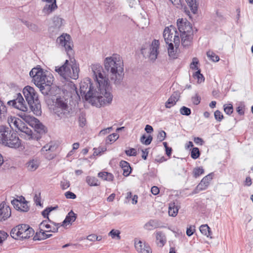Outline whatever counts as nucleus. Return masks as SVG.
Masks as SVG:
<instances>
[{"mask_svg": "<svg viewBox=\"0 0 253 253\" xmlns=\"http://www.w3.org/2000/svg\"><path fill=\"white\" fill-rule=\"evenodd\" d=\"M135 247L139 253H152L150 246L145 242L135 241Z\"/></svg>", "mask_w": 253, "mask_h": 253, "instance_id": "6ab92c4d", "label": "nucleus"}, {"mask_svg": "<svg viewBox=\"0 0 253 253\" xmlns=\"http://www.w3.org/2000/svg\"><path fill=\"white\" fill-rule=\"evenodd\" d=\"M61 226L60 223H56L48 220L42 222L39 225V230H46L47 232H57L59 227Z\"/></svg>", "mask_w": 253, "mask_h": 253, "instance_id": "2eb2a0df", "label": "nucleus"}, {"mask_svg": "<svg viewBox=\"0 0 253 253\" xmlns=\"http://www.w3.org/2000/svg\"><path fill=\"white\" fill-rule=\"evenodd\" d=\"M180 97L178 92H174L165 103V107L167 108H170L173 106L178 101Z\"/></svg>", "mask_w": 253, "mask_h": 253, "instance_id": "393cba45", "label": "nucleus"}, {"mask_svg": "<svg viewBox=\"0 0 253 253\" xmlns=\"http://www.w3.org/2000/svg\"><path fill=\"white\" fill-rule=\"evenodd\" d=\"M151 191L153 195H156L159 194L160 190L158 187L154 186L151 188Z\"/></svg>", "mask_w": 253, "mask_h": 253, "instance_id": "338daca9", "label": "nucleus"}, {"mask_svg": "<svg viewBox=\"0 0 253 253\" xmlns=\"http://www.w3.org/2000/svg\"><path fill=\"white\" fill-rule=\"evenodd\" d=\"M85 181L90 186H97L99 185L98 179L93 176H86Z\"/></svg>", "mask_w": 253, "mask_h": 253, "instance_id": "4c0bfd02", "label": "nucleus"}, {"mask_svg": "<svg viewBox=\"0 0 253 253\" xmlns=\"http://www.w3.org/2000/svg\"><path fill=\"white\" fill-rule=\"evenodd\" d=\"M178 209L174 205V203H170L169 208V214L170 216H175L178 212Z\"/></svg>", "mask_w": 253, "mask_h": 253, "instance_id": "58836bf2", "label": "nucleus"}, {"mask_svg": "<svg viewBox=\"0 0 253 253\" xmlns=\"http://www.w3.org/2000/svg\"><path fill=\"white\" fill-rule=\"evenodd\" d=\"M76 219V214L72 211H70L66 216L65 219L61 224V226H64L65 224H70L75 221Z\"/></svg>", "mask_w": 253, "mask_h": 253, "instance_id": "c756f323", "label": "nucleus"}, {"mask_svg": "<svg viewBox=\"0 0 253 253\" xmlns=\"http://www.w3.org/2000/svg\"><path fill=\"white\" fill-rule=\"evenodd\" d=\"M159 227L158 220L151 219L146 222L144 225V228L146 230H152Z\"/></svg>", "mask_w": 253, "mask_h": 253, "instance_id": "cd10ccee", "label": "nucleus"}, {"mask_svg": "<svg viewBox=\"0 0 253 253\" xmlns=\"http://www.w3.org/2000/svg\"><path fill=\"white\" fill-rule=\"evenodd\" d=\"M34 84L40 89L44 95H52L53 77L51 74H47L41 68H34L30 72Z\"/></svg>", "mask_w": 253, "mask_h": 253, "instance_id": "7ed1b4c3", "label": "nucleus"}, {"mask_svg": "<svg viewBox=\"0 0 253 253\" xmlns=\"http://www.w3.org/2000/svg\"><path fill=\"white\" fill-rule=\"evenodd\" d=\"M168 44L169 47L168 50L169 57L172 59L177 58L178 57V54L174 49L173 43L172 42H170Z\"/></svg>", "mask_w": 253, "mask_h": 253, "instance_id": "c9c22d12", "label": "nucleus"}, {"mask_svg": "<svg viewBox=\"0 0 253 253\" xmlns=\"http://www.w3.org/2000/svg\"><path fill=\"white\" fill-rule=\"evenodd\" d=\"M180 113L183 115L189 116L191 112L190 108L183 106L180 109Z\"/></svg>", "mask_w": 253, "mask_h": 253, "instance_id": "5fc2aeb1", "label": "nucleus"}, {"mask_svg": "<svg viewBox=\"0 0 253 253\" xmlns=\"http://www.w3.org/2000/svg\"><path fill=\"white\" fill-rule=\"evenodd\" d=\"M207 56L210 58V60L213 62H217L219 60V57L213 51H209L207 52Z\"/></svg>", "mask_w": 253, "mask_h": 253, "instance_id": "37998d69", "label": "nucleus"}, {"mask_svg": "<svg viewBox=\"0 0 253 253\" xmlns=\"http://www.w3.org/2000/svg\"><path fill=\"white\" fill-rule=\"evenodd\" d=\"M200 231L202 234L206 236L207 237H209L211 239L212 238L211 236L212 232L207 224L202 225L200 227Z\"/></svg>", "mask_w": 253, "mask_h": 253, "instance_id": "2f4dec72", "label": "nucleus"}, {"mask_svg": "<svg viewBox=\"0 0 253 253\" xmlns=\"http://www.w3.org/2000/svg\"><path fill=\"white\" fill-rule=\"evenodd\" d=\"M60 185L63 189H66L70 185V182L67 179H63L61 181Z\"/></svg>", "mask_w": 253, "mask_h": 253, "instance_id": "13d9d810", "label": "nucleus"}, {"mask_svg": "<svg viewBox=\"0 0 253 253\" xmlns=\"http://www.w3.org/2000/svg\"><path fill=\"white\" fill-rule=\"evenodd\" d=\"M166 137V133L164 130H161L159 132L158 135L157 136V139L160 141H163Z\"/></svg>", "mask_w": 253, "mask_h": 253, "instance_id": "4d7b16f0", "label": "nucleus"}, {"mask_svg": "<svg viewBox=\"0 0 253 253\" xmlns=\"http://www.w3.org/2000/svg\"><path fill=\"white\" fill-rule=\"evenodd\" d=\"M28 103L31 108V110L33 112L34 114L37 116L41 115V105L38 98L32 101L31 103L29 102Z\"/></svg>", "mask_w": 253, "mask_h": 253, "instance_id": "b1692460", "label": "nucleus"}, {"mask_svg": "<svg viewBox=\"0 0 253 253\" xmlns=\"http://www.w3.org/2000/svg\"><path fill=\"white\" fill-rule=\"evenodd\" d=\"M94 87L90 79L86 78L80 83V93L86 101H92L94 95Z\"/></svg>", "mask_w": 253, "mask_h": 253, "instance_id": "9d476101", "label": "nucleus"}, {"mask_svg": "<svg viewBox=\"0 0 253 253\" xmlns=\"http://www.w3.org/2000/svg\"><path fill=\"white\" fill-rule=\"evenodd\" d=\"M177 26L180 34L181 43L184 47L191 45L193 36V31L191 23L186 19H178Z\"/></svg>", "mask_w": 253, "mask_h": 253, "instance_id": "39448f33", "label": "nucleus"}, {"mask_svg": "<svg viewBox=\"0 0 253 253\" xmlns=\"http://www.w3.org/2000/svg\"><path fill=\"white\" fill-rule=\"evenodd\" d=\"M56 148V145L55 144L50 142L44 145L42 148L41 151L43 154L46 155L47 159L50 160L53 159L55 155L53 154H50L49 156H48L47 153L54 152Z\"/></svg>", "mask_w": 253, "mask_h": 253, "instance_id": "412c9836", "label": "nucleus"}, {"mask_svg": "<svg viewBox=\"0 0 253 253\" xmlns=\"http://www.w3.org/2000/svg\"><path fill=\"white\" fill-rule=\"evenodd\" d=\"M23 92L28 103H31L32 101L38 98V95L35 92V89L30 86H26L23 89Z\"/></svg>", "mask_w": 253, "mask_h": 253, "instance_id": "f3484780", "label": "nucleus"}, {"mask_svg": "<svg viewBox=\"0 0 253 253\" xmlns=\"http://www.w3.org/2000/svg\"><path fill=\"white\" fill-rule=\"evenodd\" d=\"M98 176L104 180L112 181L114 179L113 175L105 171L100 172L98 173Z\"/></svg>", "mask_w": 253, "mask_h": 253, "instance_id": "72a5a7b5", "label": "nucleus"}, {"mask_svg": "<svg viewBox=\"0 0 253 253\" xmlns=\"http://www.w3.org/2000/svg\"><path fill=\"white\" fill-rule=\"evenodd\" d=\"M27 168L30 171H35L39 166V162L38 160H32L30 161L27 164Z\"/></svg>", "mask_w": 253, "mask_h": 253, "instance_id": "e433bc0d", "label": "nucleus"}, {"mask_svg": "<svg viewBox=\"0 0 253 253\" xmlns=\"http://www.w3.org/2000/svg\"><path fill=\"white\" fill-rule=\"evenodd\" d=\"M11 204L15 209L21 211L27 212L29 210L27 202L23 197L20 198V200L17 199L13 200L11 201Z\"/></svg>", "mask_w": 253, "mask_h": 253, "instance_id": "dca6fc26", "label": "nucleus"}, {"mask_svg": "<svg viewBox=\"0 0 253 253\" xmlns=\"http://www.w3.org/2000/svg\"><path fill=\"white\" fill-rule=\"evenodd\" d=\"M204 170L202 168H197L193 170V175L195 178L198 177L201 174H203Z\"/></svg>", "mask_w": 253, "mask_h": 253, "instance_id": "864d4df0", "label": "nucleus"}, {"mask_svg": "<svg viewBox=\"0 0 253 253\" xmlns=\"http://www.w3.org/2000/svg\"><path fill=\"white\" fill-rule=\"evenodd\" d=\"M119 137V136L117 133H114L110 134L106 139V143H111L114 142L118 139Z\"/></svg>", "mask_w": 253, "mask_h": 253, "instance_id": "49530a36", "label": "nucleus"}, {"mask_svg": "<svg viewBox=\"0 0 253 253\" xmlns=\"http://www.w3.org/2000/svg\"><path fill=\"white\" fill-rule=\"evenodd\" d=\"M224 111L227 115H230L233 113V108L231 104H225L223 106Z\"/></svg>", "mask_w": 253, "mask_h": 253, "instance_id": "3c124183", "label": "nucleus"}, {"mask_svg": "<svg viewBox=\"0 0 253 253\" xmlns=\"http://www.w3.org/2000/svg\"><path fill=\"white\" fill-rule=\"evenodd\" d=\"M57 208H58L57 206L54 207H48L42 211V214L44 218L47 217L49 212H50L53 210L57 209Z\"/></svg>", "mask_w": 253, "mask_h": 253, "instance_id": "8fccbe9b", "label": "nucleus"}, {"mask_svg": "<svg viewBox=\"0 0 253 253\" xmlns=\"http://www.w3.org/2000/svg\"><path fill=\"white\" fill-rule=\"evenodd\" d=\"M199 63V61L198 58L196 57H194L193 58L192 62L190 64V68L195 70H199L198 64Z\"/></svg>", "mask_w": 253, "mask_h": 253, "instance_id": "6e6d98bb", "label": "nucleus"}, {"mask_svg": "<svg viewBox=\"0 0 253 253\" xmlns=\"http://www.w3.org/2000/svg\"><path fill=\"white\" fill-rule=\"evenodd\" d=\"M65 196L67 199H75L76 198V195L73 192L70 191L66 192Z\"/></svg>", "mask_w": 253, "mask_h": 253, "instance_id": "e2e57ef3", "label": "nucleus"}, {"mask_svg": "<svg viewBox=\"0 0 253 253\" xmlns=\"http://www.w3.org/2000/svg\"><path fill=\"white\" fill-rule=\"evenodd\" d=\"M0 143L14 148H18L21 145L17 134L3 126H0Z\"/></svg>", "mask_w": 253, "mask_h": 253, "instance_id": "0eeeda50", "label": "nucleus"}, {"mask_svg": "<svg viewBox=\"0 0 253 253\" xmlns=\"http://www.w3.org/2000/svg\"><path fill=\"white\" fill-rule=\"evenodd\" d=\"M62 91L64 94L68 96L78 94L77 87L72 82L66 83L63 86Z\"/></svg>", "mask_w": 253, "mask_h": 253, "instance_id": "5701e85b", "label": "nucleus"}, {"mask_svg": "<svg viewBox=\"0 0 253 253\" xmlns=\"http://www.w3.org/2000/svg\"><path fill=\"white\" fill-rule=\"evenodd\" d=\"M7 103L8 105H12L14 108L21 111L18 114V116L31 126H32L36 122H38L37 119L31 116L27 112V106L20 93L17 94V97L15 99L9 101Z\"/></svg>", "mask_w": 253, "mask_h": 253, "instance_id": "20e7f679", "label": "nucleus"}, {"mask_svg": "<svg viewBox=\"0 0 253 253\" xmlns=\"http://www.w3.org/2000/svg\"><path fill=\"white\" fill-rule=\"evenodd\" d=\"M200 72V70L199 69L193 75V77L198 80V83H202L205 80L203 75L201 74Z\"/></svg>", "mask_w": 253, "mask_h": 253, "instance_id": "a18cd8bd", "label": "nucleus"}, {"mask_svg": "<svg viewBox=\"0 0 253 253\" xmlns=\"http://www.w3.org/2000/svg\"><path fill=\"white\" fill-rule=\"evenodd\" d=\"M201 97L200 96L196 94L194 96L192 97V101L195 105H198L200 103Z\"/></svg>", "mask_w": 253, "mask_h": 253, "instance_id": "680f3d73", "label": "nucleus"}, {"mask_svg": "<svg viewBox=\"0 0 253 253\" xmlns=\"http://www.w3.org/2000/svg\"><path fill=\"white\" fill-rule=\"evenodd\" d=\"M55 71L63 79L66 80L71 79L76 80L79 77V68L77 64L71 60H66L60 67H55Z\"/></svg>", "mask_w": 253, "mask_h": 253, "instance_id": "423d86ee", "label": "nucleus"}, {"mask_svg": "<svg viewBox=\"0 0 253 253\" xmlns=\"http://www.w3.org/2000/svg\"><path fill=\"white\" fill-rule=\"evenodd\" d=\"M24 24L30 30L34 32H37L39 30L38 26L35 24L31 23L28 21H25Z\"/></svg>", "mask_w": 253, "mask_h": 253, "instance_id": "de8ad7c7", "label": "nucleus"}, {"mask_svg": "<svg viewBox=\"0 0 253 253\" xmlns=\"http://www.w3.org/2000/svg\"><path fill=\"white\" fill-rule=\"evenodd\" d=\"M105 75L108 80L118 86L120 85L124 77V63L122 57L118 54L106 57L103 62Z\"/></svg>", "mask_w": 253, "mask_h": 253, "instance_id": "f03ea898", "label": "nucleus"}, {"mask_svg": "<svg viewBox=\"0 0 253 253\" xmlns=\"http://www.w3.org/2000/svg\"><path fill=\"white\" fill-rule=\"evenodd\" d=\"M176 28L172 25L166 27L163 32V37L167 44L173 42L177 48L180 43V38Z\"/></svg>", "mask_w": 253, "mask_h": 253, "instance_id": "9b49d317", "label": "nucleus"}, {"mask_svg": "<svg viewBox=\"0 0 253 253\" xmlns=\"http://www.w3.org/2000/svg\"><path fill=\"white\" fill-rule=\"evenodd\" d=\"M121 232L118 230L112 229L108 234L109 236H111L112 239H116L120 240L121 239L120 236Z\"/></svg>", "mask_w": 253, "mask_h": 253, "instance_id": "a19ab883", "label": "nucleus"}, {"mask_svg": "<svg viewBox=\"0 0 253 253\" xmlns=\"http://www.w3.org/2000/svg\"><path fill=\"white\" fill-rule=\"evenodd\" d=\"M57 42L59 45L64 48L70 57L73 55L74 52L72 49L73 44L69 35L66 34L61 35L57 38Z\"/></svg>", "mask_w": 253, "mask_h": 253, "instance_id": "ddd939ff", "label": "nucleus"}, {"mask_svg": "<svg viewBox=\"0 0 253 253\" xmlns=\"http://www.w3.org/2000/svg\"><path fill=\"white\" fill-rule=\"evenodd\" d=\"M7 236V234L4 231H0V244L4 241Z\"/></svg>", "mask_w": 253, "mask_h": 253, "instance_id": "0e129e2a", "label": "nucleus"}, {"mask_svg": "<svg viewBox=\"0 0 253 253\" xmlns=\"http://www.w3.org/2000/svg\"><path fill=\"white\" fill-rule=\"evenodd\" d=\"M7 108L3 102L0 99V121L6 118Z\"/></svg>", "mask_w": 253, "mask_h": 253, "instance_id": "f704fd0d", "label": "nucleus"}, {"mask_svg": "<svg viewBox=\"0 0 253 253\" xmlns=\"http://www.w3.org/2000/svg\"><path fill=\"white\" fill-rule=\"evenodd\" d=\"M200 151L198 148H193L191 153V157L193 159H197L200 156Z\"/></svg>", "mask_w": 253, "mask_h": 253, "instance_id": "603ef678", "label": "nucleus"}, {"mask_svg": "<svg viewBox=\"0 0 253 253\" xmlns=\"http://www.w3.org/2000/svg\"><path fill=\"white\" fill-rule=\"evenodd\" d=\"M125 153L126 155L129 156H135L137 155L136 150L134 148H130L128 150H126Z\"/></svg>", "mask_w": 253, "mask_h": 253, "instance_id": "bf43d9fd", "label": "nucleus"}, {"mask_svg": "<svg viewBox=\"0 0 253 253\" xmlns=\"http://www.w3.org/2000/svg\"><path fill=\"white\" fill-rule=\"evenodd\" d=\"M63 20L58 16L53 17L52 19L53 25L50 29L53 28L55 31H58L63 25Z\"/></svg>", "mask_w": 253, "mask_h": 253, "instance_id": "bb28decb", "label": "nucleus"}, {"mask_svg": "<svg viewBox=\"0 0 253 253\" xmlns=\"http://www.w3.org/2000/svg\"><path fill=\"white\" fill-rule=\"evenodd\" d=\"M92 72L98 84V90L94 92L92 101L97 100L101 106L110 104L113 96L111 92L110 82L106 78L102 66L99 64H92L90 66Z\"/></svg>", "mask_w": 253, "mask_h": 253, "instance_id": "f257e3e1", "label": "nucleus"}, {"mask_svg": "<svg viewBox=\"0 0 253 253\" xmlns=\"http://www.w3.org/2000/svg\"><path fill=\"white\" fill-rule=\"evenodd\" d=\"M34 233V230L28 225L21 224L14 227L10 232V235L15 239H23L29 238Z\"/></svg>", "mask_w": 253, "mask_h": 253, "instance_id": "1a4fd4ad", "label": "nucleus"}, {"mask_svg": "<svg viewBox=\"0 0 253 253\" xmlns=\"http://www.w3.org/2000/svg\"><path fill=\"white\" fill-rule=\"evenodd\" d=\"M160 42L158 40H154L149 48L142 47L141 52L144 57L149 58L151 61H155L158 57Z\"/></svg>", "mask_w": 253, "mask_h": 253, "instance_id": "f8f14e48", "label": "nucleus"}, {"mask_svg": "<svg viewBox=\"0 0 253 253\" xmlns=\"http://www.w3.org/2000/svg\"><path fill=\"white\" fill-rule=\"evenodd\" d=\"M152 136L151 135H149L146 139L145 136L143 135L141 137L140 141L143 144L148 145L151 143L152 141Z\"/></svg>", "mask_w": 253, "mask_h": 253, "instance_id": "09e8293b", "label": "nucleus"}, {"mask_svg": "<svg viewBox=\"0 0 253 253\" xmlns=\"http://www.w3.org/2000/svg\"><path fill=\"white\" fill-rule=\"evenodd\" d=\"M120 166L123 171V175L125 176H127L129 175L131 172V168L129 165V163L125 161H122L120 162Z\"/></svg>", "mask_w": 253, "mask_h": 253, "instance_id": "c85d7f7f", "label": "nucleus"}, {"mask_svg": "<svg viewBox=\"0 0 253 253\" xmlns=\"http://www.w3.org/2000/svg\"><path fill=\"white\" fill-rule=\"evenodd\" d=\"M214 117L217 121L220 122L223 118V116L220 111L216 110L214 112Z\"/></svg>", "mask_w": 253, "mask_h": 253, "instance_id": "052dcab7", "label": "nucleus"}, {"mask_svg": "<svg viewBox=\"0 0 253 253\" xmlns=\"http://www.w3.org/2000/svg\"><path fill=\"white\" fill-rule=\"evenodd\" d=\"M11 216L10 208L4 202L0 204V221H5Z\"/></svg>", "mask_w": 253, "mask_h": 253, "instance_id": "aec40b11", "label": "nucleus"}, {"mask_svg": "<svg viewBox=\"0 0 253 253\" xmlns=\"http://www.w3.org/2000/svg\"><path fill=\"white\" fill-rule=\"evenodd\" d=\"M86 120L85 114L82 113L79 117V124L80 126L83 127L86 125Z\"/></svg>", "mask_w": 253, "mask_h": 253, "instance_id": "c03bdc74", "label": "nucleus"}, {"mask_svg": "<svg viewBox=\"0 0 253 253\" xmlns=\"http://www.w3.org/2000/svg\"><path fill=\"white\" fill-rule=\"evenodd\" d=\"M212 179V173H210L205 176L201 181L200 183L197 186L195 189V193L199 191L206 190L209 186L210 181Z\"/></svg>", "mask_w": 253, "mask_h": 253, "instance_id": "a211bd4d", "label": "nucleus"}, {"mask_svg": "<svg viewBox=\"0 0 253 253\" xmlns=\"http://www.w3.org/2000/svg\"><path fill=\"white\" fill-rule=\"evenodd\" d=\"M157 244L159 247H163L166 243V238L162 231H157L155 233Z\"/></svg>", "mask_w": 253, "mask_h": 253, "instance_id": "a878e982", "label": "nucleus"}, {"mask_svg": "<svg viewBox=\"0 0 253 253\" xmlns=\"http://www.w3.org/2000/svg\"><path fill=\"white\" fill-rule=\"evenodd\" d=\"M32 127L34 128L35 131H36L39 134H43L45 132L44 126L41 124L38 120V122H36Z\"/></svg>", "mask_w": 253, "mask_h": 253, "instance_id": "473e14b6", "label": "nucleus"}, {"mask_svg": "<svg viewBox=\"0 0 253 253\" xmlns=\"http://www.w3.org/2000/svg\"><path fill=\"white\" fill-rule=\"evenodd\" d=\"M14 129L16 131H19L23 133L22 135L25 134V137L27 139H36L38 140L40 138L39 135L34 133L31 129L28 127L21 120V123H18V126H16Z\"/></svg>", "mask_w": 253, "mask_h": 253, "instance_id": "4468645a", "label": "nucleus"}, {"mask_svg": "<svg viewBox=\"0 0 253 253\" xmlns=\"http://www.w3.org/2000/svg\"><path fill=\"white\" fill-rule=\"evenodd\" d=\"M46 3L42 9V13L48 15L57 8L56 0H45Z\"/></svg>", "mask_w": 253, "mask_h": 253, "instance_id": "4be33fe9", "label": "nucleus"}, {"mask_svg": "<svg viewBox=\"0 0 253 253\" xmlns=\"http://www.w3.org/2000/svg\"><path fill=\"white\" fill-rule=\"evenodd\" d=\"M34 199L37 205L41 206L40 194H35Z\"/></svg>", "mask_w": 253, "mask_h": 253, "instance_id": "69168bd1", "label": "nucleus"}, {"mask_svg": "<svg viewBox=\"0 0 253 253\" xmlns=\"http://www.w3.org/2000/svg\"><path fill=\"white\" fill-rule=\"evenodd\" d=\"M7 122L11 128L14 129V128L18 126V123H21V120L17 117L10 116L8 117Z\"/></svg>", "mask_w": 253, "mask_h": 253, "instance_id": "7c9ffc66", "label": "nucleus"}, {"mask_svg": "<svg viewBox=\"0 0 253 253\" xmlns=\"http://www.w3.org/2000/svg\"><path fill=\"white\" fill-rule=\"evenodd\" d=\"M46 232H47L46 231V230H45V229H44V230H39V232L37 233L36 236L34 237L35 239L41 240H43V239H46V237H45V236L46 235Z\"/></svg>", "mask_w": 253, "mask_h": 253, "instance_id": "79ce46f5", "label": "nucleus"}, {"mask_svg": "<svg viewBox=\"0 0 253 253\" xmlns=\"http://www.w3.org/2000/svg\"><path fill=\"white\" fill-rule=\"evenodd\" d=\"M236 110L238 113L240 115H242L244 114V107L243 105L238 106Z\"/></svg>", "mask_w": 253, "mask_h": 253, "instance_id": "774afa93", "label": "nucleus"}, {"mask_svg": "<svg viewBox=\"0 0 253 253\" xmlns=\"http://www.w3.org/2000/svg\"><path fill=\"white\" fill-rule=\"evenodd\" d=\"M187 2L188 5L191 8V10L193 13H196L197 11L198 5L196 3V0H185Z\"/></svg>", "mask_w": 253, "mask_h": 253, "instance_id": "ea45409f", "label": "nucleus"}, {"mask_svg": "<svg viewBox=\"0 0 253 253\" xmlns=\"http://www.w3.org/2000/svg\"><path fill=\"white\" fill-rule=\"evenodd\" d=\"M53 111L59 119H65L70 115L71 108L68 100L63 97H58L54 102Z\"/></svg>", "mask_w": 253, "mask_h": 253, "instance_id": "6e6552de", "label": "nucleus"}]
</instances>
